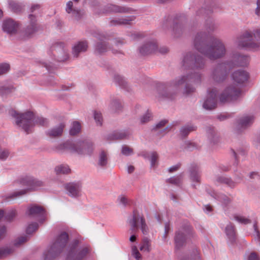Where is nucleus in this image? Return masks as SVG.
<instances>
[{
    "label": "nucleus",
    "instance_id": "nucleus-1",
    "mask_svg": "<svg viewBox=\"0 0 260 260\" xmlns=\"http://www.w3.org/2000/svg\"><path fill=\"white\" fill-rule=\"evenodd\" d=\"M206 35L200 32L197 34L194 40L195 48L211 60H215L223 56L226 53L224 43L217 38H212L208 44H205Z\"/></svg>",
    "mask_w": 260,
    "mask_h": 260
},
{
    "label": "nucleus",
    "instance_id": "nucleus-2",
    "mask_svg": "<svg viewBox=\"0 0 260 260\" xmlns=\"http://www.w3.org/2000/svg\"><path fill=\"white\" fill-rule=\"evenodd\" d=\"M249 75L244 70H237L232 74V78L237 84H234L227 86L221 93L219 100L221 103H228L237 100L241 95L242 89L240 85L248 79Z\"/></svg>",
    "mask_w": 260,
    "mask_h": 260
},
{
    "label": "nucleus",
    "instance_id": "nucleus-3",
    "mask_svg": "<svg viewBox=\"0 0 260 260\" xmlns=\"http://www.w3.org/2000/svg\"><path fill=\"white\" fill-rule=\"evenodd\" d=\"M11 115L16 118V123L27 134L31 133L35 124L45 126L48 124L46 119L42 117H36L31 111H26L23 113H19L15 110H12Z\"/></svg>",
    "mask_w": 260,
    "mask_h": 260
},
{
    "label": "nucleus",
    "instance_id": "nucleus-4",
    "mask_svg": "<svg viewBox=\"0 0 260 260\" xmlns=\"http://www.w3.org/2000/svg\"><path fill=\"white\" fill-rule=\"evenodd\" d=\"M189 73L190 75L182 76L172 82L167 83L166 85H164V88L168 89L170 88H173L177 89L183 85L185 87V92L186 94L193 92L194 88L190 86L189 83L199 82L201 76L198 72L192 73V72H190Z\"/></svg>",
    "mask_w": 260,
    "mask_h": 260
},
{
    "label": "nucleus",
    "instance_id": "nucleus-5",
    "mask_svg": "<svg viewBox=\"0 0 260 260\" xmlns=\"http://www.w3.org/2000/svg\"><path fill=\"white\" fill-rule=\"evenodd\" d=\"M236 43L239 47L249 49H260V29L252 32L246 30L238 37Z\"/></svg>",
    "mask_w": 260,
    "mask_h": 260
},
{
    "label": "nucleus",
    "instance_id": "nucleus-6",
    "mask_svg": "<svg viewBox=\"0 0 260 260\" xmlns=\"http://www.w3.org/2000/svg\"><path fill=\"white\" fill-rule=\"evenodd\" d=\"M68 239V234L66 232L61 233L45 254V260H53L59 255L66 245Z\"/></svg>",
    "mask_w": 260,
    "mask_h": 260
},
{
    "label": "nucleus",
    "instance_id": "nucleus-7",
    "mask_svg": "<svg viewBox=\"0 0 260 260\" xmlns=\"http://www.w3.org/2000/svg\"><path fill=\"white\" fill-rule=\"evenodd\" d=\"M58 149L59 150H68L71 152H76L81 154H90L93 151V148L91 143L67 142L60 144L58 146Z\"/></svg>",
    "mask_w": 260,
    "mask_h": 260
},
{
    "label": "nucleus",
    "instance_id": "nucleus-8",
    "mask_svg": "<svg viewBox=\"0 0 260 260\" xmlns=\"http://www.w3.org/2000/svg\"><path fill=\"white\" fill-rule=\"evenodd\" d=\"M23 186H28L26 189L15 191L6 197L7 200H12L26 194L28 191L36 189L43 186V183L39 180L28 178L22 179L20 181Z\"/></svg>",
    "mask_w": 260,
    "mask_h": 260
},
{
    "label": "nucleus",
    "instance_id": "nucleus-9",
    "mask_svg": "<svg viewBox=\"0 0 260 260\" xmlns=\"http://www.w3.org/2000/svg\"><path fill=\"white\" fill-rule=\"evenodd\" d=\"M132 227L131 234H135L140 229L143 234L147 233L148 228L143 215L137 210L133 211V218L129 221Z\"/></svg>",
    "mask_w": 260,
    "mask_h": 260
},
{
    "label": "nucleus",
    "instance_id": "nucleus-10",
    "mask_svg": "<svg viewBox=\"0 0 260 260\" xmlns=\"http://www.w3.org/2000/svg\"><path fill=\"white\" fill-rule=\"evenodd\" d=\"M232 68V63L230 62L218 64L212 72L211 75L212 79L218 83L223 81Z\"/></svg>",
    "mask_w": 260,
    "mask_h": 260
},
{
    "label": "nucleus",
    "instance_id": "nucleus-11",
    "mask_svg": "<svg viewBox=\"0 0 260 260\" xmlns=\"http://www.w3.org/2000/svg\"><path fill=\"white\" fill-rule=\"evenodd\" d=\"M204 63V60L202 57L196 56L191 53L186 54L182 60V66L184 69L189 68L191 70L202 69Z\"/></svg>",
    "mask_w": 260,
    "mask_h": 260
},
{
    "label": "nucleus",
    "instance_id": "nucleus-12",
    "mask_svg": "<svg viewBox=\"0 0 260 260\" xmlns=\"http://www.w3.org/2000/svg\"><path fill=\"white\" fill-rule=\"evenodd\" d=\"M88 248L84 247L82 249H78L75 245L71 248L67 260H82L88 254Z\"/></svg>",
    "mask_w": 260,
    "mask_h": 260
},
{
    "label": "nucleus",
    "instance_id": "nucleus-13",
    "mask_svg": "<svg viewBox=\"0 0 260 260\" xmlns=\"http://www.w3.org/2000/svg\"><path fill=\"white\" fill-rule=\"evenodd\" d=\"M51 53L58 61H64L69 56L67 52L61 43L53 45L51 49Z\"/></svg>",
    "mask_w": 260,
    "mask_h": 260
},
{
    "label": "nucleus",
    "instance_id": "nucleus-14",
    "mask_svg": "<svg viewBox=\"0 0 260 260\" xmlns=\"http://www.w3.org/2000/svg\"><path fill=\"white\" fill-rule=\"evenodd\" d=\"M217 93V91L215 88L208 91L207 98L203 104L204 108L207 110H212L216 107Z\"/></svg>",
    "mask_w": 260,
    "mask_h": 260
},
{
    "label": "nucleus",
    "instance_id": "nucleus-15",
    "mask_svg": "<svg viewBox=\"0 0 260 260\" xmlns=\"http://www.w3.org/2000/svg\"><path fill=\"white\" fill-rule=\"evenodd\" d=\"M191 233L192 232L190 228L183 229L182 231L178 232L175 238L176 246L178 248L182 246L186 242V239L190 237Z\"/></svg>",
    "mask_w": 260,
    "mask_h": 260
},
{
    "label": "nucleus",
    "instance_id": "nucleus-16",
    "mask_svg": "<svg viewBox=\"0 0 260 260\" xmlns=\"http://www.w3.org/2000/svg\"><path fill=\"white\" fill-rule=\"evenodd\" d=\"M28 215L31 217H37L41 222L45 220V212L44 209L40 206L33 205L29 207L28 211Z\"/></svg>",
    "mask_w": 260,
    "mask_h": 260
},
{
    "label": "nucleus",
    "instance_id": "nucleus-17",
    "mask_svg": "<svg viewBox=\"0 0 260 260\" xmlns=\"http://www.w3.org/2000/svg\"><path fill=\"white\" fill-rule=\"evenodd\" d=\"M16 215V211L12 210L10 212L5 213L3 210H0V220L1 219H5L7 220H11ZM6 232V228L4 226H0V238H1Z\"/></svg>",
    "mask_w": 260,
    "mask_h": 260
},
{
    "label": "nucleus",
    "instance_id": "nucleus-18",
    "mask_svg": "<svg viewBox=\"0 0 260 260\" xmlns=\"http://www.w3.org/2000/svg\"><path fill=\"white\" fill-rule=\"evenodd\" d=\"M3 28L8 34H14L17 30L18 23L11 19H8L4 21Z\"/></svg>",
    "mask_w": 260,
    "mask_h": 260
},
{
    "label": "nucleus",
    "instance_id": "nucleus-19",
    "mask_svg": "<svg viewBox=\"0 0 260 260\" xmlns=\"http://www.w3.org/2000/svg\"><path fill=\"white\" fill-rule=\"evenodd\" d=\"M66 188L71 196L77 197L80 194L82 185L80 182L70 183L66 185Z\"/></svg>",
    "mask_w": 260,
    "mask_h": 260
},
{
    "label": "nucleus",
    "instance_id": "nucleus-20",
    "mask_svg": "<svg viewBox=\"0 0 260 260\" xmlns=\"http://www.w3.org/2000/svg\"><path fill=\"white\" fill-rule=\"evenodd\" d=\"M157 48L156 43L153 40L143 45L140 49V52L142 55H147L154 52Z\"/></svg>",
    "mask_w": 260,
    "mask_h": 260
},
{
    "label": "nucleus",
    "instance_id": "nucleus-21",
    "mask_svg": "<svg viewBox=\"0 0 260 260\" xmlns=\"http://www.w3.org/2000/svg\"><path fill=\"white\" fill-rule=\"evenodd\" d=\"M29 24L25 30V34L28 37L31 35L38 29L36 16L32 14L29 15Z\"/></svg>",
    "mask_w": 260,
    "mask_h": 260
},
{
    "label": "nucleus",
    "instance_id": "nucleus-22",
    "mask_svg": "<svg viewBox=\"0 0 260 260\" xmlns=\"http://www.w3.org/2000/svg\"><path fill=\"white\" fill-rule=\"evenodd\" d=\"M87 43L86 41L79 42L73 48V53L74 56L77 57L80 53L84 52L87 50Z\"/></svg>",
    "mask_w": 260,
    "mask_h": 260
},
{
    "label": "nucleus",
    "instance_id": "nucleus-23",
    "mask_svg": "<svg viewBox=\"0 0 260 260\" xmlns=\"http://www.w3.org/2000/svg\"><path fill=\"white\" fill-rule=\"evenodd\" d=\"M64 127L65 124L63 123H61L57 127H55L49 131L47 133V135L50 137L52 138L60 137L62 134Z\"/></svg>",
    "mask_w": 260,
    "mask_h": 260
},
{
    "label": "nucleus",
    "instance_id": "nucleus-24",
    "mask_svg": "<svg viewBox=\"0 0 260 260\" xmlns=\"http://www.w3.org/2000/svg\"><path fill=\"white\" fill-rule=\"evenodd\" d=\"M225 233L229 240L233 242L236 239V234L234 225L232 223L227 225Z\"/></svg>",
    "mask_w": 260,
    "mask_h": 260
},
{
    "label": "nucleus",
    "instance_id": "nucleus-25",
    "mask_svg": "<svg viewBox=\"0 0 260 260\" xmlns=\"http://www.w3.org/2000/svg\"><path fill=\"white\" fill-rule=\"evenodd\" d=\"M127 11V9L120 7L117 5L109 4L106 6V10L105 12H115L119 13H124Z\"/></svg>",
    "mask_w": 260,
    "mask_h": 260
},
{
    "label": "nucleus",
    "instance_id": "nucleus-26",
    "mask_svg": "<svg viewBox=\"0 0 260 260\" xmlns=\"http://www.w3.org/2000/svg\"><path fill=\"white\" fill-rule=\"evenodd\" d=\"M190 178L193 181L200 182V175L199 167L196 165L192 166L190 170Z\"/></svg>",
    "mask_w": 260,
    "mask_h": 260
},
{
    "label": "nucleus",
    "instance_id": "nucleus-27",
    "mask_svg": "<svg viewBox=\"0 0 260 260\" xmlns=\"http://www.w3.org/2000/svg\"><path fill=\"white\" fill-rule=\"evenodd\" d=\"M66 11L68 13H72L73 16L76 19L79 18L80 16L82 15L79 11L73 8V3L71 1L67 4Z\"/></svg>",
    "mask_w": 260,
    "mask_h": 260
},
{
    "label": "nucleus",
    "instance_id": "nucleus-28",
    "mask_svg": "<svg viewBox=\"0 0 260 260\" xmlns=\"http://www.w3.org/2000/svg\"><path fill=\"white\" fill-rule=\"evenodd\" d=\"M108 46L105 41H101L97 43L95 47V52L99 54H103L108 50Z\"/></svg>",
    "mask_w": 260,
    "mask_h": 260
},
{
    "label": "nucleus",
    "instance_id": "nucleus-29",
    "mask_svg": "<svg viewBox=\"0 0 260 260\" xmlns=\"http://www.w3.org/2000/svg\"><path fill=\"white\" fill-rule=\"evenodd\" d=\"M253 120L254 117L252 116H245L240 119L239 125L242 127L245 128L251 124Z\"/></svg>",
    "mask_w": 260,
    "mask_h": 260
},
{
    "label": "nucleus",
    "instance_id": "nucleus-30",
    "mask_svg": "<svg viewBox=\"0 0 260 260\" xmlns=\"http://www.w3.org/2000/svg\"><path fill=\"white\" fill-rule=\"evenodd\" d=\"M55 172L57 174H68L71 172V169L67 165H60L56 167Z\"/></svg>",
    "mask_w": 260,
    "mask_h": 260
},
{
    "label": "nucleus",
    "instance_id": "nucleus-31",
    "mask_svg": "<svg viewBox=\"0 0 260 260\" xmlns=\"http://www.w3.org/2000/svg\"><path fill=\"white\" fill-rule=\"evenodd\" d=\"M81 129V125L79 122L74 121L70 129V134L72 136L79 134Z\"/></svg>",
    "mask_w": 260,
    "mask_h": 260
},
{
    "label": "nucleus",
    "instance_id": "nucleus-32",
    "mask_svg": "<svg viewBox=\"0 0 260 260\" xmlns=\"http://www.w3.org/2000/svg\"><path fill=\"white\" fill-rule=\"evenodd\" d=\"M214 198L217 199L225 205L229 204L232 201L231 198L223 194L218 195L216 192H213L211 194Z\"/></svg>",
    "mask_w": 260,
    "mask_h": 260
},
{
    "label": "nucleus",
    "instance_id": "nucleus-33",
    "mask_svg": "<svg viewBox=\"0 0 260 260\" xmlns=\"http://www.w3.org/2000/svg\"><path fill=\"white\" fill-rule=\"evenodd\" d=\"M216 181L219 183H223L227 184L231 187H234L236 185V183L231 180L230 179L223 177H219L217 178Z\"/></svg>",
    "mask_w": 260,
    "mask_h": 260
},
{
    "label": "nucleus",
    "instance_id": "nucleus-34",
    "mask_svg": "<svg viewBox=\"0 0 260 260\" xmlns=\"http://www.w3.org/2000/svg\"><path fill=\"white\" fill-rule=\"evenodd\" d=\"M108 162V157L107 153L102 151L100 154L99 165L102 167L105 166Z\"/></svg>",
    "mask_w": 260,
    "mask_h": 260
},
{
    "label": "nucleus",
    "instance_id": "nucleus-35",
    "mask_svg": "<svg viewBox=\"0 0 260 260\" xmlns=\"http://www.w3.org/2000/svg\"><path fill=\"white\" fill-rule=\"evenodd\" d=\"M132 19L129 18H121L118 19L112 20L110 21L111 25L117 24H130V21Z\"/></svg>",
    "mask_w": 260,
    "mask_h": 260
},
{
    "label": "nucleus",
    "instance_id": "nucleus-36",
    "mask_svg": "<svg viewBox=\"0 0 260 260\" xmlns=\"http://www.w3.org/2000/svg\"><path fill=\"white\" fill-rule=\"evenodd\" d=\"M13 90V87L12 85L2 86L0 87V94L2 96L7 95Z\"/></svg>",
    "mask_w": 260,
    "mask_h": 260
},
{
    "label": "nucleus",
    "instance_id": "nucleus-37",
    "mask_svg": "<svg viewBox=\"0 0 260 260\" xmlns=\"http://www.w3.org/2000/svg\"><path fill=\"white\" fill-rule=\"evenodd\" d=\"M150 247V243L149 240L147 239H144L141 243L140 246V250L144 251H149Z\"/></svg>",
    "mask_w": 260,
    "mask_h": 260
},
{
    "label": "nucleus",
    "instance_id": "nucleus-38",
    "mask_svg": "<svg viewBox=\"0 0 260 260\" xmlns=\"http://www.w3.org/2000/svg\"><path fill=\"white\" fill-rule=\"evenodd\" d=\"M196 129V127L194 126H186L183 127L181 131V134L182 136L185 137L188 135V134L192 131H195Z\"/></svg>",
    "mask_w": 260,
    "mask_h": 260
},
{
    "label": "nucleus",
    "instance_id": "nucleus-39",
    "mask_svg": "<svg viewBox=\"0 0 260 260\" xmlns=\"http://www.w3.org/2000/svg\"><path fill=\"white\" fill-rule=\"evenodd\" d=\"M238 62L237 63L238 66H245L248 62V57L245 55H240L238 57Z\"/></svg>",
    "mask_w": 260,
    "mask_h": 260
},
{
    "label": "nucleus",
    "instance_id": "nucleus-40",
    "mask_svg": "<svg viewBox=\"0 0 260 260\" xmlns=\"http://www.w3.org/2000/svg\"><path fill=\"white\" fill-rule=\"evenodd\" d=\"M127 135L125 132H115L112 136L113 140H121L126 137Z\"/></svg>",
    "mask_w": 260,
    "mask_h": 260
},
{
    "label": "nucleus",
    "instance_id": "nucleus-41",
    "mask_svg": "<svg viewBox=\"0 0 260 260\" xmlns=\"http://www.w3.org/2000/svg\"><path fill=\"white\" fill-rule=\"evenodd\" d=\"M38 228V224L37 223H32L29 224L26 230L27 234H31L37 230Z\"/></svg>",
    "mask_w": 260,
    "mask_h": 260
},
{
    "label": "nucleus",
    "instance_id": "nucleus-42",
    "mask_svg": "<svg viewBox=\"0 0 260 260\" xmlns=\"http://www.w3.org/2000/svg\"><path fill=\"white\" fill-rule=\"evenodd\" d=\"M152 114L149 111L145 114L140 119L141 123L144 124L149 121L151 119Z\"/></svg>",
    "mask_w": 260,
    "mask_h": 260
},
{
    "label": "nucleus",
    "instance_id": "nucleus-43",
    "mask_svg": "<svg viewBox=\"0 0 260 260\" xmlns=\"http://www.w3.org/2000/svg\"><path fill=\"white\" fill-rule=\"evenodd\" d=\"M234 218L236 220L241 223L247 224L251 222L249 219L242 216L235 215Z\"/></svg>",
    "mask_w": 260,
    "mask_h": 260
},
{
    "label": "nucleus",
    "instance_id": "nucleus-44",
    "mask_svg": "<svg viewBox=\"0 0 260 260\" xmlns=\"http://www.w3.org/2000/svg\"><path fill=\"white\" fill-rule=\"evenodd\" d=\"M9 154L10 152L8 150L0 148V159L5 160Z\"/></svg>",
    "mask_w": 260,
    "mask_h": 260
},
{
    "label": "nucleus",
    "instance_id": "nucleus-45",
    "mask_svg": "<svg viewBox=\"0 0 260 260\" xmlns=\"http://www.w3.org/2000/svg\"><path fill=\"white\" fill-rule=\"evenodd\" d=\"M168 182L175 185H179L182 182V178L181 176L171 178L167 181Z\"/></svg>",
    "mask_w": 260,
    "mask_h": 260
},
{
    "label": "nucleus",
    "instance_id": "nucleus-46",
    "mask_svg": "<svg viewBox=\"0 0 260 260\" xmlns=\"http://www.w3.org/2000/svg\"><path fill=\"white\" fill-rule=\"evenodd\" d=\"M114 79H115V81L116 82H117L119 84L120 86H121L123 87H125L126 82L124 80V79L122 77H121L120 75H117L115 76Z\"/></svg>",
    "mask_w": 260,
    "mask_h": 260
},
{
    "label": "nucleus",
    "instance_id": "nucleus-47",
    "mask_svg": "<svg viewBox=\"0 0 260 260\" xmlns=\"http://www.w3.org/2000/svg\"><path fill=\"white\" fill-rule=\"evenodd\" d=\"M9 69L10 66L8 64H0V75L7 73Z\"/></svg>",
    "mask_w": 260,
    "mask_h": 260
},
{
    "label": "nucleus",
    "instance_id": "nucleus-48",
    "mask_svg": "<svg viewBox=\"0 0 260 260\" xmlns=\"http://www.w3.org/2000/svg\"><path fill=\"white\" fill-rule=\"evenodd\" d=\"M27 240V238L26 236L20 237L16 240L15 245L16 246H20L26 242Z\"/></svg>",
    "mask_w": 260,
    "mask_h": 260
},
{
    "label": "nucleus",
    "instance_id": "nucleus-49",
    "mask_svg": "<svg viewBox=\"0 0 260 260\" xmlns=\"http://www.w3.org/2000/svg\"><path fill=\"white\" fill-rule=\"evenodd\" d=\"M94 119L98 124L101 125L102 124V117L100 112L95 111L94 114Z\"/></svg>",
    "mask_w": 260,
    "mask_h": 260
},
{
    "label": "nucleus",
    "instance_id": "nucleus-50",
    "mask_svg": "<svg viewBox=\"0 0 260 260\" xmlns=\"http://www.w3.org/2000/svg\"><path fill=\"white\" fill-rule=\"evenodd\" d=\"M11 252V250L9 248H0V258H3Z\"/></svg>",
    "mask_w": 260,
    "mask_h": 260
},
{
    "label": "nucleus",
    "instance_id": "nucleus-51",
    "mask_svg": "<svg viewBox=\"0 0 260 260\" xmlns=\"http://www.w3.org/2000/svg\"><path fill=\"white\" fill-rule=\"evenodd\" d=\"M133 152V149L129 147L128 146L125 145L123 146L122 149V154L128 155H131Z\"/></svg>",
    "mask_w": 260,
    "mask_h": 260
},
{
    "label": "nucleus",
    "instance_id": "nucleus-52",
    "mask_svg": "<svg viewBox=\"0 0 260 260\" xmlns=\"http://www.w3.org/2000/svg\"><path fill=\"white\" fill-rule=\"evenodd\" d=\"M158 160V155L156 152L152 153L151 155V163L152 167H155L157 164Z\"/></svg>",
    "mask_w": 260,
    "mask_h": 260
},
{
    "label": "nucleus",
    "instance_id": "nucleus-53",
    "mask_svg": "<svg viewBox=\"0 0 260 260\" xmlns=\"http://www.w3.org/2000/svg\"><path fill=\"white\" fill-rule=\"evenodd\" d=\"M118 200H119V202L123 205H127L129 204V201L128 200V198L124 196H120L118 198Z\"/></svg>",
    "mask_w": 260,
    "mask_h": 260
},
{
    "label": "nucleus",
    "instance_id": "nucleus-54",
    "mask_svg": "<svg viewBox=\"0 0 260 260\" xmlns=\"http://www.w3.org/2000/svg\"><path fill=\"white\" fill-rule=\"evenodd\" d=\"M133 254L137 260H140L141 258V254L136 246L132 248Z\"/></svg>",
    "mask_w": 260,
    "mask_h": 260
},
{
    "label": "nucleus",
    "instance_id": "nucleus-55",
    "mask_svg": "<svg viewBox=\"0 0 260 260\" xmlns=\"http://www.w3.org/2000/svg\"><path fill=\"white\" fill-rule=\"evenodd\" d=\"M247 260H259V258L255 252H252L248 256Z\"/></svg>",
    "mask_w": 260,
    "mask_h": 260
},
{
    "label": "nucleus",
    "instance_id": "nucleus-56",
    "mask_svg": "<svg viewBox=\"0 0 260 260\" xmlns=\"http://www.w3.org/2000/svg\"><path fill=\"white\" fill-rule=\"evenodd\" d=\"M167 122L168 121L166 120H161L156 125L155 129L158 130L162 129Z\"/></svg>",
    "mask_w": 260,
    "mask_h": 260
},
{
    "label": "nucleus",
    "instance_id": "nucleus-57",
    "mask_svg": "<svg viewBox=\"0 0 260 260\" xmlns=\"http://www.w3.org/2000/svg\"><path fill=\"white\" fill-rule=\"evenodd\" d=\"M112 106L113 108H115V110L119 109L121 107V105L118 101L113 102L112 104Z\"/></svg>",
    "mask_w": 260,
    "mask_h": 260
},
{
    "label": "nucleus",
    "instance_id": "nucleus-58",
    "mask_svg": "<svg viewBox=\"0 0 260 260\" xmlns=\"http://www.w3.org/2000/svg\"><path fill=\"white\" fill-rule=\"evenodd\" d=\"M40 8L39 5H34L31 6L30 10L31 13H34L35 11H38Z\"/></svg>",
    "mask_w": 260,
    "mask_h": 260
},
{
    "label": "nucleus",
    "instance_id": "nucleus-59",
    "mask_svg": "<svg viewBox=\"0 0 260 260\" xmlns=\"http://www.w3.org/2000/svg\"><path fill=\"white\" fill-rule=\"evenodd\" d=\"M255 13L257 15L260 16V0H257V8L255 10Z\"/></svg>",
    "mask_w": 260,
    "mask_h": 260
},
{
    "label": "nucleus",
    "instance_id": "nucleus-60",
    "mask_svg": "<svg viewBox=\"0 0 260 260\" xmlns=\"http://www.w3.org/2000/svg\"><path fill=\"white\" fill-rule=\"evenodd\" d=\"M179 168H180V165H176L175 166H173V167H171L169 169V172L170 173L173 172L174 171H177Z\"/></svg>",
    "mask_w": 260,
    "mask_h": 260
},
{
    "label": "nucleus",
    "instance_id": "nucleus-61",
    "mask_svg": "<svg viewBox=\"0 0 260 260\" xmlns=\"http://www.w3.org/2000/svg\"><path fill=\"white\" fill-rule=\"evenodd\" d=\"M168 51H169V50H168V48H167L166 47H162L159 49V52L163 54L167 53V52H168Z\"/></svg>",
    "mask_w": 260,
    "mask_h": 260
},
{
    "label": "nucleus",
    "instance_id": "nucleus-62",
    "mask_svg": "<svg viewBox=\"0 0 260 260\" xmlns=\"http://www.w3.org/2000/svg\"><path fill=\"white\" fill-rule=\"evenodd\" d=\"M254 231H255V232L256 233L257 238L258 239V240H260V233H259V231H258L257 226L256 223H255L254 224Z\"/></svg>",
    "mask_w": 260,
    "mask_h": 260
},
{
    "label": "nucleus",
    "instance_id": "nucleus-63",
    "mask_svg": "<svg viewBox=\"0 0 260 260\" xmlns=\"http://www.w3.org/2000/svg\"><path fill=\"white\" fill-rule=\"evenodd\" d=\"M250 177L251 178H258V175L256 173L253 172V173H251Z\"/></svg>",
    "mask_w": 260,
    "mask_h": 260
},
{
    "label": "nucleus",
    "instance_id": "nucleus-64",
    "mask_svg": "<svg viewBox=\"0 0 260 260\" xmlns=\"http://www.w3.org/2000/svg\"><path fill=\"white\" fill-rule=\"evenodd\" d=\"M136 239H137L136 236L135 235H133L130 237L129 240L131 242H134L136 240Z\"/></svg>",
    "mask_w": 260,
    "mask_h": 260
}]
</instances>
